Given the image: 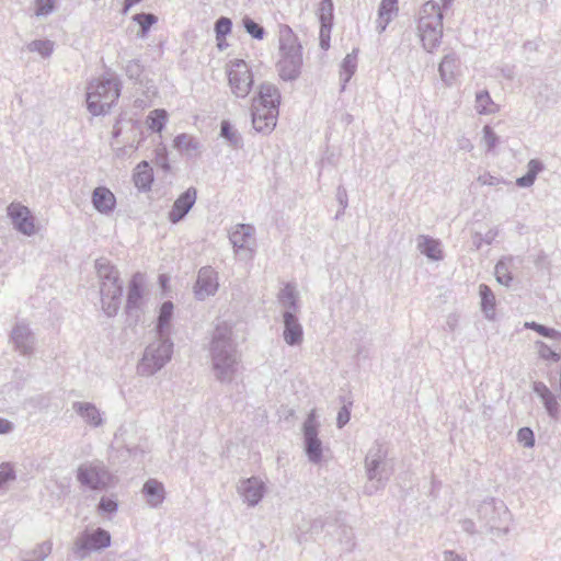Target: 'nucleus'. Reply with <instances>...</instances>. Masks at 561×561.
<instances>
[{
  "label": "nucleus",
  "mask_w": 561,
  "mask_h": 561,
  "mask_svg": "<svg viewBox=\"0 0 561 561\" xmlns=\"http://www.w3.org/2000/svg\"><path fill=\"white\" fill-rule=\"evenodd\" d=\"M477 108L480 113L493 111V102L488 92H481L477 95Z\"/></svg>",
  "instance_id": "31"
},
{
  "label": "nucleus",
  "mask_w": 561,
  "mask_h": 561,
  "mask_svg": "<svg viewBox=\"0 0 561 561\" xmlns=\"http://www.w3.org/2000/svg\"><path fill=\"white\" fill-rule=\"evenodd\" d=\"M92 202L101 213L112 211L116 204L114 194L106 187H96L92 195Z\"/></svg>",
  "instance_id": "16"
},
{
  "label": "nucleus",
  "mask_w": 561,
  "mask_h": 561,
  "mask_svg": "<svg viewBox=\"0 0 561 561\" xmlns=\"http://www.w3.org/2000/svg\"><path fill=\"white\" fill-rule=\"evenodd\" d=\"M54 9V0H36L35 13L36 15H46Z\"/></svg>",
  "instance_id": "37"
},
{
  "label": "nucleus",
  "mask_w": 561,
  "mask_h": 561,
  "mask_svg": "<svg viewBox=\"0 0 561 561\" xmlns=\"http://www.w3.org/2000/svg\"><path fill=\"white\" fill-rule=\"evenodd\" d=\"M517 438L526 447H533L535 444L534 433L529 427H523L518 431Z\"/></svg>",
  "instance_id": "36"
},
{
  "label": "nucleus",
  "mask_w": 561,
  "mask_h": 561,
  "mask_svg": "<svg viewBox=\"0 0 561 561\" xmlns=\"http://www.w3.org/2000/svg\"><path fill=\"white\" fill-rule=\"evenodd\" d=\"M141 285H142V276L140 274H136L133 276L129 284V293H128V306H137L138 301L141 298Z\"/></svg>",
  "instance_id": "25"
},
{
  "label": "nucleus",
  "mask_w": 561,
  "mask_h": 561,
  "mask_svg": "<svg viewBox=\"0 0 561 561\" xmlns=\"http://www.w3.org/2000/svg\"><path fill=\"white\" fill-rule=\"evenodd\" d=\"M135 21L141 26L142 33L146 34L147 31L156 23L157 18L152 14H137L135 15Z\"/></svg>",
  "instance_id": "33"
},
{
  "label": "nucleus",
  "mask_w": 561,
  "mask_h": 561,
  "mask_svg": "<svg viewBox=\"0 0 561 561\" xmlns=\"http://www.w3.org/2000/svg\"><path fill=\"white\" fill-rule=\"evenodd\" d=\"M350 417H351V411H350V408L344 405L340 411H339V414H337V425L339 427H343L348 421H350Z\"/></svg>",
  "instance_id": "44"
},
{
  "label": "nucleus",
  "mask_w": 561,
  "mask_h": 561,
  "mask_svg": "<svg viewBox=\"0 0 561 561\" xmlns=\"http://www.w3.org/2000/svg\"><path fill=\"white\" fill-rule=\"evenodd\" d=\"M420 36L427 50L434 49L443 35V14L438 4L426 2L419 21Z\"/></svg>",
  "instance_id": "2"
},
{
  "label": "nucleus",
  "mask_w": 561,
  "mask_h": 561,
  "mask_svg": "<svg viewBox=\"0 0 561 561\" xmlns=\"http://www.w3.org/2000/svg\"><path fill=\"white\" fill-rule=\"evenodd\" d=\"M228 83L238 98L249 94L253 85V73L244 60L236 59L227 66Z\"/></svg>",
  "instance_id": "4"
},
{
  "label": "nucleus",
  "mask_w": 561,
  "mask_h": 561,
  "mask_svg": "<svg viewBox=\"0 0 561 561\" xmlns=\"http://www.w3.org/2000/svg\"><path fill=\"white\" fill-rule=\"evenodd\" d=\"M133 181L139 190H150L153 183V172L147 161H141L136 165L133 174Z\"/></svg>",
  "instance_id": "15"
},
{
  "label": "nucleus",
  "mask_w": 561,
  "mask_h": 561,
  "mask_svg": "<svg viewBox=\"0 0 561 561\" xmlns=\"http://www.w3.org/2000/svg\"><path fill=\"white\" fill-rule=\"evenodd\" d=\"M174 148L183 153L196 150L197 146L194 138L187 134L178 135L173 140Z\"/></svg>",
  "instance_id": "26"
},
{
  "label": "nucleus",
  "mask_w": 561,
  "mask_h": 561,
  "mask_svg": "<svg viewBox=\"0 0 561 561\" xmlns=\"http://www.w3.org/2000/svg\"><path fill=\"white\" fill-rule=\"evenodd\" d=\"M99 508L105 513H113L116 511L117 504L115 501H113L111 499L102 497Z\"/></svg>",
  "instance_id": "42"
},
{
  "label": "nucleus",
  "mask_w": 561,
  "mask_h": 561,
  "mask_svg": "<svg viewBox=\"0 0 561 561\" xmlns=\"http://www.w3.org/2000/svg\"><path fill=\"white\" fill-rule=\"evenodd\" d=\"M495 276L499 283L508 285L512 280L510 266L505 262H499L495 266Z\"/></svg>",
  "instance_id": "30"
},
{
  "label": "nucleus",
  "mask_w": 561,
  "mask_h": 561,
  "mask_svg": "<svg viewBox=\"0 0 561 561\" xmlns=\"http://www.w3.org/2000/svg\"><path fill=\"white\" fill-rule=\"evenodd\" d=\"M541 170V164L539 161L537 160H531L529 163H528V173L535 175V178L537 176L538 172Z\"/></svg>",
  "instance_id": "47"
},
{
  "label": "nucleus",
  "mask_w": 561,
  "mask_h": 561,
  "mask_svg": "<svg viewBox=\"0 0 561 561\" xmlns=\"http://www.w3.org/2000/svg\"><path fill=\"white\" fill-rule=\"evenodd\" d=\"M218 288L217 274L210 267H203L198 273V278L195 286V295L203 299L209 295L215 294Z\"/></svg>",
  "instance_id": "11"
},
{
  "label": "nucleus",
  "mask_w": 561,
  "mask_h": 561,
  "mask_svg": "<svg viewBox=\"0 0 561 561\" xmlns=\"http://www.w3.org/2000/svg\"><path fill=\"white\" fill-rule=\"evenodd\" d=\"M301 328L297 323L293 314H285V332L284 337L288 344H295L301 340Z\"/></svg>",
  "instance_id": "22"
},
{
  "label": "nucleus",
  "mask_w": 561,
  "mask_h": 561,
  "mask_svg": "<svg viewBox=\"0 0 561 561\" xmlns=\"http://www.w3.org/2000/svg\"><path fill=\"white\" fill-rule=\"evenodd\" d=\"M172 313H173L172 302H170V301L164 302L160 309V316H159V327L160 328L168 325V323L172 317Z\"/></svg>",
  "instance_id": "34"
},
{
  "label": "nucleus",
  "mask_w": 561,
  "mask_h": 561,
  "mask_svg": "<svg viewBox=\"0 0 561 561\" xmlns=\"http://www.w3.org/2000/svg\"><path fill=\"white\" fill-rule=\"evenodd\" d=\"M111 543V536L103 529H98L93 533H84L77 541V547L81 551L99 550L108 547Z\"/></svg>",
  "instance_id": "10"
},
{
  "label": "nucleus",
  "mask_w": 561,
  "mask_h": 561,
  "mask_svg": "<svg viewBox=\"0 0 561 561\" xmlns=\"http://www.w3.org/2000/svg\"><path fill=\"white\" fill-rule=\"evenodd\" d=\"M538 354L541 359L545 360H551V362H559L560 355L552 351L547 344L539 343L538 345Z\"/></svg>",
  "instance_id": "32"
},
{
  "label": "nucleus",
  "mask_w": 561,
  "mask_h": 561,
  "mask_svg": "<svg viewBox=\"0 0 561 561\" xmlns=\"http://www.w3.org/2000/svg\"><path fill=\"white\" fill-rule=\"evenodd\" d=\"M79 411L82 414V416L88 420L89 423L93 425H98L100 423L101 420L94 407H80Z\"/></svg>",
  "instance_id": "35"
},
{
  "label": "nucleus",
  "mask_w": 561,
  "mask_h": 561,
  "mask_svg": "<svg viewBox=\"0 0 561 561\" xmlns=\"http://www.w3.org/2000/svg\"><path fill=\"white\" fill-rule=\"evenodd\" d=\"M318 14L321 21V46L323 49L329 48V33L333 21V3L332 0H321L319 3Z\"/></svg>",
  "instance_id": "13"
},
{
  "label": "nucleus",
  "mask_w": 561,
  "mask_h": 561,
  "mask_svg": "<svg viewBox=\"0 0 561 561\" xmlns=\"http://www.w3.org/2000/svg\"><path fill=\"white\" fill-rule=\"evenodd\" d=\"M144 493L148 503L152 506L159 505L164 499L163 485L157 480L147 481L144 485Z\"/></svg>",
  "instance_id": "21"
},
{
  "label": "nucleus",
  "mask_w": 561,
  "mask_h": 561,
  "mask_svg": "<svg viewBox=\"0 0 561 561\" xmlns=\"http://www.w3.org/2000/svg\"><path fill=\"white\" fill-rule=\"evenodd\" d=\"M168 282H169V278L167 275H160L159 276V283L162 287L163 290H167L168 289Z\"/></svg>",
  "instance_id": "49"
},
{
  "label": "nucleus",
  "mask_w": 561,
  "mask_h": 561,
  "mask_svg": "<svg viewBox=\"0 0 561 561\" xmlns=\"http://www.w3.org/2000/svg\"><path fill=\"white\" fill-rule=\"evenodd\" d=\"M302 66L301 46L291 41L280 45V58L277 62L278 76L284 81H291L299 77Z\"/></svg>",
  "instance_id": "3"
},
{
  "label": "nucleus",
  "mask_w": 561,
  "mask_h": 561,
  "mask_svg": "<svg viewBox=\"0 0 561 561\" xmlns=\"http://www.w3.org/2000/svg\"><path fill=\"white\" fill-rule=\"evenodd\" d=\"M196 190L191 187L176 198L169 213V218L172 222H178L190 211L196 202Z\"/></svg>",
  "instance_id": "12"
},
{
  "label": "nucleus",
  "mask_w": 561,
  "mask_h": 561,
  "mask_svg": "<svg viewBox=\"0 0 561 561\" xmlns=\"http://www.w3.org/2000/svg\"><path fill=\"white\" fill-rule=\"evenodd\" d=\"M535 179H536L535 175L527 172L526 175L517 179L516 182H517V185H519V186H529L534 183Z\"/></svg>",
  "instance_id": "45"
},
{
  "label": "nucleus",
  "mask_w": 561,
  "mask_h": 561,
  "mask_svg": "<svg viewBox=\"0 0 561 561\" xmlns=\"http://www.w3.org/2000/svg\"><path fill=\"white\" fill-rule=\"evenodd\" d=\"M141 0H125V11H127L129 8L135 5L136 3L140 2Z\"/></svg>",
  "instance_id": "50"
},
{
  "label": "nucleus",
  "mask_w": 561,
  "mask_h": 561,
  "mask_svg": "<svg viewBox=\"0 0 561 561\" xmlns=\"http://www.w3.org/2000/svg\"><path fill=\"white\" fill-rule=\"evenodd\" d=\"M77 478L82 485L91 490H103L113 482V476L107 470L93 463L80 466Z\"/></svg>",
  "instance_id": "5"
},
{
  "label": "nucleus",
  "mask_w": 561,
  "mask_h": 561,
  "mask_svg": "<svg viewBox=\"0 0 561 561\" xmlns=\"http://www.w3.org/2000/svg\"><path fill=\"white\" fill-rule=\"evenodd\" d=\"M167 121L168 112L163 108H156L148 114L146 118V125L149 130L154 133H161L164 128Z\"/></svg>",
  "instance_id": "23"
},
{
  "label": "nucleus",
  "mask_w": 561,
  "mask_h": 561,
  "mask_svg": "<svg viewBox=\"0 0 561 561\" xmlns=\"http://www.w3.org/2000/svg\"><path fill=\"white\" fill-rule=\"evenodd\" d=\"M496 136L495 134L493 133V130L491 129L490 126H485L483 128V142H484V146L486 147L488 150H491L494 148L495 144H496Z\"/></svg>",
  "instance_id": "40"
},
{
  "label": "nucleus",
  "mask_w": 561,
  "mask_h": 561,
  "mask_svg": "<svg viewBox=\"0 0 561 561\" xmlns=\"http://www.w3.org/2000/svg\"><path fill=\"white\" fill-rule=\"evenodd\" d=\"M221 135L231 142H237V135L228 122L221 123Z\"/></svg>",
  "instance_id": "41"
},
{
  "label": "nucleus",
  "mask_w": 561,
  "mask_h": 561,
  "mask_svg": "<svg viewBox=\"0 0 561 561\" xmlns=\"http://www.w3.org/2000/svg\"><path fill=\"white\" fill-rule=\"evenodd\" d=\"M278 110L274 106L266 107L262 105L260 107H252V124L259 133H271L274 130L277 124Z\"/></svg>",
  "instance_id": "7"
},
{
  "label": "nucleus",
  "mask_w": 561,
  "mask_h": 561,
  "mask_svg": "<svg viewBox=\"0 0 561 561\" xmlns=\"http://www.w3.org/2000/svg\"><path fill=\"white\" fill-rule=\"evenodd\" d=\"M253 227L250 225H238L230 232V240L234 248H248L253 241Z\"/></svg>",
  "instance_id": "18"
},
{
  "label": "nucleus",
  "mask_w": 561,
  "mask_h": 561,
  "mask_svg": "<svg viewBox=\"0 0 561 561\" xmlns=\"http://www.w3.org/2000/svg\"><path fill=\"white\" fill-rule=\"evenodd\" d=\"M343 67L347 70L348 75H351L355 68V57L347 55L344 59Z\"/></svg>",
  "instance_id": "46"
},
{
  "label": "nucleus",
  "mask_w": 561,
  "mask_h": 561,
  "mask_svg": "<svg viewBox=\"0 0 561 561\" xmlns=\"http://www.w3.org/2000/svg\"><path fill=\"white\" fill-rule=\"evenodd\" d=\"M35 46L38 50H41L42 48L41 47H45L46 50H50V46H49V43H35Z\"/></svg>",
  "instance_id": "51"
},
{
  "label": "nucleus",
  "mask_w": 561,
  "mask_h": 561,
  "mask_svg": "<svg viewBox=\"0 0 561 561\" xmlns=\"http://www.w3.org/2000/svg\"><path fill=\"white\" fill-rule=\"evenodd\" d=\"M244 27L253 37L261 39L263 37V28L250 19L244 20Z\"/></svg>",
  "instance_id": "39"
},
{
  "label": "nucleus",
  "mask_w": 561,
  "mask_h": 561,
  "mask_svg": "<svg viewBox=\"0 0 561 561\" xmlns=\"http://www.w3.org/2000/svg\"><path fill=\"white\" fill-rule=\"evenodd\" d=\"M525 327L533 329L534 331H536L538 334H540L542 336H546L549 339H554V340L561 339V333L559 331H557L554 329L546 328L536 322H526Z\"/></svg>",
  "instance_id": "28"
},
{
  "label": "nucleus",
  "mask_w": 561,
  "mask_h": 561,
  "mask_svg": "<svg viewBox=\"0 0 561 561\" xmlns=\"http://www.w3.org/2000/svg\"><path fill=\"white\" fill-rule=\"evenodd\" d=\"M12 428L11 423L8 420L0 419V434H5Z\"/></svg>",
  "instance_id": "48"
},
{
  "label": "nucleus",
  "mask_w": 561,
  "mask_h": 561,
  "mask_svg": "<svg viewBox=\"0 0 561 561\" xmlns=\"http://www.w3.org/2000/svg\"><path fill=\"white\" fill-rule=\"evenodd\" d=\"M305 437L309 458L313 461H318L321 457V442L317 438V431L312 424V420H309L305 425Z\"/></svg>",
  "instance_id": "17"
},
{
  "label": "nucleus",
  "mask_w": 561,
  "mask_h": 561,
  "mask_svg": "<svg viewBox=\"0 0 561 561\" xmlns=\"http://www.w3.org/2000/svg\"><path fill=\"white\" fill-rule=\"evenodd\" d=\"M14 477V471L10 463L4 462L0 466V488L7 482L13 480Z\"/></svg>",
  "instance_id": "38"
},
{
  "label": "nucleus",
  "mask_w": 561,
  "mask_h": 561,
  "mask_svg": "<svg viewBox=\"0 0 561 561\" xmlns=\"http://www.w3.org/2000/svg\"><path fill=\"white\" fill-rule=\"evenodd\" d=\"M420 250L422 253L427 255L430 259L439 260L442 259V250L439 248V243L435 240L425 238L423 242L420 243Z\"/></svg>",
  "instance_id": "27"
},
{
  "label": "nucleus",
  "mask_w": 561,
  "mask_h": 561,
  "mask_svg": "<svg viewBox=\"0 0 561 561\" xmlns=\"http://www.w3.org/2000/svg\"><path fill=\"white\" fill-rule=\"evenodd\" d=\"M479 294L481 297V307L483 312L490 317L493 318L494 311H495V296L492 293L491 288L488 285H480L479 287Z\"/></svg>",
  "instance_id": "24"
},
{
  "label": "nucleus",
  "mask_w": 561,
  "mask_h": 561,
  "mask_svg": "<svg viewBox=\"0 0 561 561\" xmlns=\"http://www.w3.org/2000/svg\"><path fill=\"white\" fill-rule=\"evenodd\" d=\"M8 214L12 219L14 227L24 234L31 236L35 233L36 227L27 207L20 203H12L8 207Z\"/></svg>",
  "instance_id": "6"
},
{
  "label": "nucleus",
  "mask_w": 561,
  "mask_h": 561,
  "mask_svg": "<svg viewBox=\"0 0 561 561\" xmlns=\"http://www.w3.org/2000/svg\"><path fill=\"white\" fill-rule=\"evenodd\" d=\"M398 11V0H381L377 25L379 32H383Z\"/></svg>",
  "instance_id": "19"
},
{
  "label": "nucleus",
  "mask_w": 561,
  "mask_h": 561,
  "mask_svg": "<svg viewBox=\"0 0 561 561\" xmlns=\"http://www.w3.org/2000/svg\"><path fill=\"white\" fill-rule=\"evenodd\" d=\"M216 34L218 39V46L221 48L222 44L221 41H224L225 36L231 32V21L228 18H220L216 22Z\"/></svg>",
  "instance_id": "29"
},
{
  "label": "nucleus",
  "mask_w": 561,
  "mask_h": 561,
  "mask_svg": "<svg viewBox=\"0 0 561 561\" xmlns=\"http://www.w3.org/2000/svg\"><path fill=\"white\" fill-rule=\"evenodd\" d=\"M263 489L262 482L256 479H249L244 482L242 488L243 497L249 504L254 505L261 500Z\"/></svg>",
  "instance_id": "20"
},
{
  "label": "nucleus",
  "mask_w": 561,
  "mask_h": 561,
  "mask_svg": "<svg viewBox=\"0 0 561 561\" xmlns=\"http://www.w3.org/2000/svg\"><path fill=\"white\" fill-rule=\"evenodd\" d=\"M533 389L540 397L548 414L551 417L557 419L559 415V403L556 396L551 392L547 385L542 381H535L533 383Z\"/></svg>",
  "instance_id": "14"
},
{
  "label": "nucleus",
  "mask_w": 561,
  "mask_h": 561,
  "mask_svg": "<svg viewBox=\"0 0 561 561\" xmlns=\"http://www.w3.org/2000/svg\"><path fill=\"white\" fill-rule=\"evenodd\" d=\"M121 95V84L114 78L98 79L90 83L87 93L88 110L93 115L107 112Z\"/></svg>",
  "instance_id": "1"
},
{
  "label": "nucleus",
  "mask_w": 561,
  "mask_h": 561,
  "mask_svg": "<svg viewBox=\"0 0 561 561\" xmlns=\"http://www.w3.org/2000/svg\"><path fill=\"white\" fill-rule=\"evenodd\" d=\"M265 105L267 108L274 106L275 110L280 105V93L278 88L270 82L261 83L257 87V93L252 101V107Z\"/></svg>",
  "instance_id": "9"
},
{
  "label": "nucleus",
  "mask_w": 561,
  "mask_h": 561,
  "mask_svg": "<svg viewBox=\"0 0 561 561\" xmlns=\"http://www.w3.org/2000/svg\"><path fill=\"white\" fill-rule=\"evenodd\" d=\"M455 67V61L451 58H445L439 66L440 76L444 80H447V71H451Z\"/></svg>",
  "instance_id": "43"
},
{
  "label": "nucleus",
  "mask_w": 561,
  "mask_h": 561,
  "mask_svg": "<svg viewBox=\"0 0 561 561\" xmlns=\"http://www.w3.org/2000/svg\"><path fill=\"white\" fill-rule=\"evenodd\" d=\"M98 271L100 276L107 279V282L103 283L101 288L103 297H110L114 300L118 299L122 295V287L118 285V276L114 266L99 263Z\"/></svg>",
  "instance_id": "8"
}]
</instances>
